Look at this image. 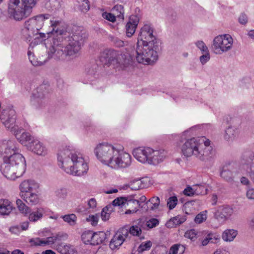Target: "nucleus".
Here are the masks:
<instances>
[{
	"instance_id": "1",
	"label": "nucleus",
	"mask_w": 254,
	"mask_h": 254,
	"mask_svg": "<svg viewBox=\"0 0 254 254\" xmlns=\"http://www.w3.org/2000/svg\"><path fill=\"white\" fill-rule=\"evenodd\" d=\"M158 43L155 30L150 24H144L140 29L136 48L137 62L144 64H151L158 59Z\"/></svg>"
},
{
	"instance_id": "2",
	"label": "nucleus",
	"mask_w": 254,
	"mask_h": 254,
	"mask_svg": "<svg viewBox=\"0 0 254 254\" xmlns=\"http://www.w3.org/2000/svg\"><path fill=\"white\" fill-rule=\"evenodd\" d=\"M18 148L11 140L7 141L1 165V171L4 176L11 180L21 177L25 172L26 161L24 157L18 153Z\"/></svg>"
},
{
	"instance_id": "3",
	"label": "nucleus",
	"mask_w": 254,
	"mask_h": 254,
	"mask_svg": "<svg viewBox=\"0 0 254 254\" xmlns=\"http://www.w3.org/2000/svg\"><path fill=\"white\" fill-rule=\"evenodd\" d=\"M86 35L83 31L77 30L69 39L68 44L64 46L58 41H54L48 51L49 57L57 61H70L79 55Z\"/></svg>"
},
{
	"instance_id": "4",
	"label": "nucleus",
	"mask_w": 254,
	"mask_h": 254,
	"mask_svg": "<svg viewBox=\"0 0 254 254\" xmlns=\"http://www.w3.org/2000/svg\"><path fill=\"white\" fill-rule=\"evenodd\" d=\"M58 166L67 174L82 176L87 174L88 165L80 153L69 147L59 149L57 153Z\"/></svg>"
},
{
	"instance_id": "5",
	"label": "nucleus",
	"mask_w": 254,
	"mask_h": 254,
	"mask_svg": "<svg viewBox=\"0 0 254 254\" xmlns=\"http://www.w3.org/2000/svg\"><path fill=\"white\" fill-rule=\"evenodd\" d=\"M210 141L205 137H192L187 139L181 147L182 153L186 157L194 156L203 161H209L213 156Z\"/></svg>"
},
{
	"instance_id": "6",
	"label": "nucleus",
	"mask_w": 254,
	"mask_h": 254,
	"mask_svg": "<svg viewBox=\"0 0 254 254\" xmlns=\"http://www.w3.org/2000/svg\"><path fill=\"white\" fill-rule=\"evenodd\" d=\"M99 60L104 64L111 65L117 70L126 69L130 60L121 52L114 49H106L101 53Z\"/></svg>"
},
{
	"instance_id": "7",
	"label": "nucleus",
	"mask_w": 254,
	"mask_h": 254,
	"mask_svg": "<svg viewBox=\"0 0 254 254\" xmlns=\"http://www.w3.org/2000/svg\"><path fill=\"white\" fill-rule=\"evenodd\" d=\"M38 0H10L8 13L9 17L20 21L29 16Z\"/></svg>"
},
{
	"instance_id": "8",
	"label": "nucleus",
	"mask_w": 254,
	"mask_h": 254,
	"mask_svg": "<svg viewBox=\"0 0 254 254\" xmlns=\"http://www.w3.org/2000/svg\"><path fill=\"white\" fill-rule=\"evenodd\" d=\"M119 146L107 142L100 143L94 148V153L99 161L109 167Z\"/></svg>"
},
{
	"instance_id": "9",
	"label": "nucleus",
	"mask_w": 254,
	"mask_h": 254,
	"mask_svg": "<svg viewBox=\"0 0 254 254\" xmlns=\"http://www.w3.org/2000/svg\"><path fill=\"white\" fill-rule=\"evenodd\" d=\"M45 19L44 15H39L26 20L22 31L23 36L30 41L31 38L38 34L42 28Z\"/></svg>"
},
{
	"instance_id": "10",
	"label": "nucleus",
	"mask_w": 254,
	"mask_h": 254,
	"mask_svg": "<svg viewBox=\"0 0 254 254\" xmlns=\"http://www.w3.org/2000/svg\"><path fill=\"white\" fill-rule=\"evenodd\" d=\"M233 39L229 34H223L215 37L212 45L215 54L221 55L230 51L233 47Z\"/></svg>"
},
{
	"instance_id": "11",
	"label": "nucleus",
	"mask_w": 254,
	"mask_h": 254,
	"mask_svg": "<svg viewBox=\"0 0 254 254\" xmlns=\"http://www.w3.org/2000/svg\"><path fill=\"white\" fill-rule=\"evenodd\" d=\"M109 167L118 170L129 167L132 162L131 155L124 151L123 146L119 145Z\"/></svg>"
},
{
	"instance_id": "12",
	"label": "nucleus",
	"mask_w": 254,
	"mask_h": 254,
	"mask_svg": "<svg viewBox=\"0 0 254 254\" xmlns=\"http://www.w3.org/2000/svg\"><path fill=\"white\" fill-rule=\"evenodd\" d=\"M16 115L13 108L8 107L2 110L0 119L2 124L11 132L15 131L19 127L16 124Z\"/></svg>"
},
{
	"instance_id": "13",
	"label": "nucleus",
	"mask_w": 254,
	"mask_h": 254,
	"mask_svg": "<svg viewBox=\"0 0 254 254\" xmlns=\"http://www.w3.org/2000/svg\"><path fill=\"white\" fill-rule=\"evenodd\" d=\"M233 208L228 205L219 206L214 212V217L218 220L226 221L230 219L233 215Z\"/></svg>"
},
{
	"instance_id": "14",
	"label": "nucleus",
	"mask_w": 254,
	"mask_h": 254,
	"mask_svg": "<svg viewBox=\"0 0 254 254\" xmlns=\"http://www.w3.org/2000/svg\"><path fill=\"white\" fill-rule=\"evenodd\" d=\"M128 236V229L122 228L119 229L114 235L110 243V247L112 250L116 249L121 246Z\"/></svg>"
},
{
	"instance_id": "15",
	"label": "nucleus",
	"mask_w": 254,
	"mask_h": 254,
	"mask_svg": "<svg viewBox=\"0 0 254 254\" xmlns=\"http://www.w3.org/2000/svg\"><path fill=\"white\" fill-rule=\"evenodd\" d=\"M150 151H152L150 147H139L133 150L132 155L138 161L149 164Z\"/></svg>"
},
{
	"instance_id": "16",
	"label": "nucleus",
	"mask_w": 254,
	"mask_h": 254,
	"mask_svg": "<svg viewBox=\"0 0 254 254\" xmlns=\"http://www.w3.org/2000/svg\"><path fill=\"white\" fill-rule=\"evenodd\" d=\"M43 88H45V87L41 86L36 93H33L31 98L30 103L36 109L42 108L46 105L47 100L45 94L42 92Z\"/></svg>"
},
{
	"instance_id": "17",
	"label": "nucleus",
	"mask_w": 254,
	"mask_h": 254,
	"mask_svg": "<svg viewBox=\"0 0 254 254\" xmlns=\"http://www.w3.org/2000/svg\"><path fill=\"white\" fill-rule=\"evenodd\" d=\"M28 148L38 155L45 156L48 154L47 147L37 139L33 138L28 143Z\"/></svg>"
},
{
	"instance_id": "18",
	"label": "nucleus",
	"mask_w": 254,
	"mask_h": 254,
	"mask_svg": "<svg viewBox=\"0 0 254 254\" xmlns=\"http://www.w3.org/2000/svg\"><path fill=\"white\" fill-rule=\"evenodd\" d=\"M20 194L30 193L39 189V185L34 180H26L22 182L19 185Z\"/></svg>"
},
{
	"instance_id": "19",
	"label": "nucleus",
	"mask_w": 254,
	"mask_h": 254,
	"mask_svg": "<svg viewBox=\"0 0 254 254\" xmlns=\"http://www.w3.org/2000/svg\"><path fill=\"white\" fill-rule=\"evenodd\" d=\"M23 130V128L18 127L17 129H15V131H12L11 133L14 135L17 140L21 144L28 146L30 141H31L34 138L32 137L29 132L22 131Z\"/></svg>"
},
{
	"instance_id": "20",
	"label": "nucleus",
	"mask_w": 254,
	"mask_h": 254,
	"mask_svg": "<svg viewBox=\"0 0 254 254\" xmlns=\"http://www.w3.org/2000/svg\"><path fill=\"white\" fill-rule=\"evenodd\" d=\"M149 164L156 165L162 162L166 156V152L163 149L154 150L150 151Z\"/></svg>"
},
{
	"instance_id": "21",
	"label": "nucleus",
	"mask_w": 254,
	"mask_h": 254,
	"mask_svg": "<svg viewBox=\"0 0 254 254\" xmlns=\"http://www.w3.org/2000/svg\"><path fill=\"white\" fill-rule=\"evenodd\" d=\"M139 22L138 17L134 15L129 17V20L126 24V34L128 37H131L135 33Z\"/></svg>"
},
{
	"instance_id": "22",
	"label": "nucleus",
	"mask_w": 254,
	"mask_h": 254,
	"mask_svg": "<svg viewBox=\"0 0 254 254\" xmlns=\"http://www.w3.org/2000/svg\"><path fill=\"white\" fill-rule=\"evenodd\" d=\"M239 169L241 173H246L254 184V162L249 163L242 160L240 165Z\"/></svg>"
},
{
	"instance_id": "23",
	"label": "nucleus",
	"mask_w": 254,
	"mask_h": 254,
	"mask_svg": "<svg viewBox=\"0 0 254 254\" xmlns=\"http://www.w3.org/2000/svg\"><path fill=\"white\" fill-rule=\"evenodd\" d=\"M44 214V210L43 208L36 207L32 210L30 208L28 215L26 216L30 222H36L42 218Z\"/></svg>"
},
{
	"instance_id": "24",
	"label": "nucleus",
	"mask_w": 254,
	"mask_h": 254,
	"mask_svg": "<svg viewBox=\"0 0 254 254\" xmlns=\"http://www.w3.org/2000/svg\"><path fill=\"white\" fill-rule=\"evenodd\" d=\"M13 208L12 202L8 199H0V215H9Z\"/></svg>"
},
{
	"instance_id": "25",
	"label": "nucleus",
	"mask_w": 254,
	"mask_h": 254,
	"mask_svg": "<svg viewBox=\"0 0 254 254\" xmlns=\"http://www.w3.org/2000/svg\"><path fill=\"white\" fill-rule=\"evenodd\" d=\"M238 129L235 127L230 126L225 129L223 134V137L225 141L232 142L238 136Z\"/></svg>"
},
{
	"instance_id": "26",
	"label": "nucleus",
	"mask_w": 254,
	"mask_h": 254,
	"mask_svg": "<svg viewBox=\"0 0 254 254\" xmlns=\"http://www.w3.org/2000/svg\"><path fill=\"white\" fill-rule=\"evenodd\" d=\"M242 160L245 161L247 163H248L247 161H246L244 159H241L240 162H239L238 167V171L235 172L231 168H223L222 171L221 172L220 175L222 178H223L224 179H225L226 181H227L228 182H233L234 181V175L233 174L234 173H241V171L239 169V166L241 163V161ZM243 174H246V173H244Z\"/></svg>"
},
{
	"instance_id": "27",
	"label": "nucleus",
	"mask_w": 254,
	"mask_h": 254,
	"mask_svg": "<svg viewBox=\"0 0 254 254\" xmlns=\"http://www.w3.org/2000/svg\"><path fill=\"white\" fill-rule=\"evenodd\" d=\"M67 237L68 236L65 233H58L51 237L43 239V244L44 246L51 245L58 241L65 240L67 239Z\"/></svg>"
},
{
	"instance_id": "28",
	"label": "nucleus",
	"mask_w": 254,
	"mask_h": 254,
	"mask_svg": "<svg viewBox=\"0 0 254 254\" xmlns=\"http://www.w3.org/2000/svg\"><path fill=\"white\" fill-rule=\"evenodd\" d=\"M21 198L29 205H36L39 202V197L37 193L31 192L30 193L20 194Z\"/></svg>"
},
{
	"instance_id": "29",
	"label": "nucleus",
	"mask_w": 254,
	"mask_h": 254,
	"mask_svg": "<svg viewBox=\"0 0 254 254\" xmlns=\"http://www.w3.org/2000/svg\"><path fill=\"white\" fill-rule=\"evenodd\" d=\"M238 233V231L235 229H226L222 234V239L226 242H233L237 236Z\"/></svg>"
},
{
	"instance_id": "30",
	"label": "nucleus",
	"mask_w": 254,
	"mask_h": 254,
	"mask_svg": "<svg viewBox=\"0 0 254 254\" xmlns=\"http://www.w3.org/2000/svg\"><path fill=\"white\" fill-rule=\"evenodd\" d=\"M56 249L61 254H73L74 253L73 247L65 243L58 244L56 246Z\"/></svg>"
},
{
	"instance_id": "31",
	"label": "nucleus",
	"mask_w": 254,
	"mask_h": 254,
	"mask_svg": "<svg viewBox=\"0 0 254 254\" xmlns=\"http://www.w3.org/2000/svg\"><path fill=\"white\" fill-rule=\"evenodd\" d=\"M107 238L106 234L103 231L93 233L92 245H97L102 243Z\"/></svg>"
},
{
	"instance_id": "32",
	"label": "nucleus",
	"mask_w": 254,
	"mask_h": 254,
	"mask_svg": "<svg viewBox=\"0 0 254 254\" xmlns=\"http://www.w3.org/2000/svg\"><path fill=\"white\" fill-rule=\"evenodd\" d=\"M125 186L134 190H138L144 187L142 184V181L138 179H134L130 180Z\"/></svg>"
},
{
	"instance_id": "33",
	"label": "nucleus",
	"mask_w": 254,
	"mask_h": 254,
	"mask_svg": "<svg viewBox=\"0 0 254 254\" xmlns=\"http://www.w3.org/2000/svg\"><path fill=\"white\" fill-rule=\"evenodd\" d=\"M186 216L178 215L171 218L167 223L168 227H173L174 226L179 225L184 223L186 220Z\"/></svg>"
},
{
	"instance_id": "34",
	"label": "nucleus",
	"mask_w": 254,
	"mask_h": 254,
	"mask_svg": "<svg viewBox=\"0 0 254 254\" xmlns=\"http://www.w3.org/2000/svg\"><path fill=\"white\" fill-rule=\"evenodd\" d=\"M160 203V198L158 196H153L151 197L147 202L146 204L148 205V209L154 211L157 209Z\"/></svg>"
},
{
	"instance_id": "35",
	"label": "nucleus",
	"mask_w": 254,
	"mask_h": 254,
	"mask_svg": "<svg viewBox=\"0 0 254 254\" xmlns=\"http://www.w3.org/2000/svg\"><path fill=\"white\" fill-rule=\"evenodd\" d=\"M132 204L134 205V208L131 209H129L127 210L125 212V214H128L130 213H135L138 211L139 207H143V206H141V204L139 203L138 200L130 199L128 201H127V205L129 207V208H130Z\"/></svg>"
},
{
	"instance_id": "36",
	"label": "nucleus",
	"mask_w": 254,
	"mask_h": 254,
	"mask_svg": "<svg viewBox=\"0 0 254 254\" xmlns=\"http://www.w3.org/2000/svg\"><path fill=\"white\" fill-rule=\"evenodd\" d=\"M185 251V247L181 244H174L172 246L167 254H184Z\"/></svg>"
},
{
	"instance_id": "37",
	"label": "nucleus",
	"mask_w": 254,
	"mask_h": 254,
	"mask_svg": "<svg viewBox=\"0 0 254 254\" xmlns=\"http://www.w3.org/2000/svg\"><path fill=\"white\" fill-rule=\"evenodd\" d=\"M16 204L18 210L21 213L24 214L25 216L28 215L30 208L27 206L22 200L17 199L16 201Z\"/></svg>"
},
{
	"instance_id": "38",
	"label": "nucleus",
	"mask_w": 254,
	"mask_h": 254,
	"mask_svg": "<svg viewBox=\"0 0 254 254\" xmlns=\"http://www.w3.org/2000/svg\"><path fill=\"white\" fill-rule=\"evenodd\" d=\"M28 56L29 58V60L30 62V63L33 65L34 66H40L44 64L46 61L45 60L44 61H39L37 59H36L33 53L31 51V50H29L28 52Z\"/></svg>"
},
{
	"instance_id": "39",
	"label": "nucleus",
	"mask_w": 254,
	"mask_h": 254,
	"mask_svg": "<svg viewBox=\"0 0 254 254\" xmlns=\"http://www.w3.org/2000/svg\"><path fill=\"white\" fill-rule=\"evenodd\" d=\"M195 201H190L186 202L184 205L183 210L186 214L192 213L195 210L194 204Z\"/></svg>"
},
{
	"instance_id": "40",
	"label": "nucleus",
	"mask_w": 254,
	"mask_h": 254,
	"mask_svg": "<svg viewBox=\"0 0 254 254\" xmlns=\"http://www.w3.org/2000/svg\"><path fill=\"white\" fill-rule=\"evenodd\" d=\"M113 211L112 205H109L104 207L101 212V216L103 221H106L110 218V214Z\"/></svg>"
},
{
	"instance_id": "41",
	"label": "nucleus",
	"mask_w": 254,
	"mask_h": 254,
	"mask_svg": "<svg viewBox=\"0 0 254 254\" xmlns=\"http://www.w3.org/2000/svg\"><path fill=\"white\" fill-rule=\"evenodd\" d=\"M112 11L117 17L124 19V10L122 5H115L112 9Z\"/></svg>"
},
{
	"instance_id": "42",
	"label": "nucleus",
	"mask_w": 254,
	"mask_h": 254,
	"mask_svg": "<svg viewBox=\"0 0 254 254\" xmlns=\"http://www.w3.org/2000/svg\"><path fill=\"white\" fill-rule=\"evenodd\" d=\"M66 32V28L64 23L61 20V25L57 26L56 28L54 29V31L51 33L57 35H63L65 34Z\"/></svg>"
},
{
	"instance_id": "43",
	"label": "nucleus",
	"mask_w": 254,
	"mask_h": 254,
	"mask_svg": "<svg viewBox=\"0 0 254 254\" xmlns=\"http://www.w3.org/2000/svg\"><path fill=\"white\" fill-rule=\"evenodd\" d=\"M128 234H130L133 236H138L140 239H143L144 237L141 236V228L136 225L132 226L128 230Z\"/></svg>"
},
{
	"instance_id": "44",
	"label": "nucleus",
	"mask_w": 254,
	"mask_h": 254,
	"mask_svg": "<svg viewBox=\"0 0 254 254\" xmlns=\"http://www.w3.org/2000/svg\"><path fill=\"white\" fill-rule=\"evenodd\" d=\"M63 220L71 226L76 224L77 217L74 214L65 215L62 216Z\"/></svg>"
},
{
	"instance_id": "45",
	"label": "nucleus",
	"mask_w": 254,
	"mask_h": 254,
	"mask_svg": "<svg viewBox=\"0 0 254 254\" xmlns=\"http://www.w3.org/2000/svg\"><path fill=\"white\" fill-rule=\"evenodd\" d=\"M93 232L92 231H86L81 235L82 240L85 244L92 245Z\"/></svg>"
},
{
	"instance_id": "46",
	"label": "nucleus",
	"mask_w": 254,
	"mask_h": 254,
	"mask_svg": "<svg viewBox=\"0 0 254 254\" xmlns=\"http://www.w3.org/2000/svg\"><path fill=\"white\" fill-rule=\"evenodd\" d=\"M207 211H203L198 213L195 217L194 221L195 223L200 224L204 222L207 219Z\"/></svg>"
},
{
	"instance_id": "47",
	"label": "nucleus",
	"mask_w": 254,
	"mask_h": 254,
	"mask_svg": "<svg viewBox=\"0 0 254 254\" xmlns=\"http://www.w3.org/2000/svg\"><path fill=\"white\" fill-rule=\"evenodd\" d=\"M178 202V198L176 196H172L170 197L167 202V206L169 210L173 209L177 205Z\"/></svg>"
},
{
	"instance_id": "48",
	"label": "nucleus",
	"mask_w": 254,
	"mask_h": 254,
	"mask_svg": "<svg viewBox=\"0 0 254 254\" xmlns=\"http://www.w3.org/2000/svg\"><path fill=\"white\" fill-rule=\"evenodd\" d=\"M128 199L125 197H118L114 199L112 202V205L114 206H123L126 204H127Z\"/></svg>"
},
{
	"instance_id": "49",
	"label": "nucleus",
	"mask_w": 254,
	"mask_h": 254,
	"mask_svg": "<svg viewBox=\"0 0 254 254\" xmlns=\"http://www.w3.org/2000/svg\"><path fill=\"white\" fill-rule=\"evenodd\" d=\"M110 40L117 47H122L125 45V42L113 35H109Z\"/></svg>"
},
{
	"instance_id": "50",
	"label": "nucleus",
	"mask_w": 254,
	"mask_h": 254,
	"mask_svg": "<svg viewBox=\"0 0 254 254\" xmlns=\"http://www.w3.org/2000/svg\"><path fill=\"white\" fill-rule=\"evenodd\" d=\"M197 232L194 229H190L188 230L185 234V237L191 240V241H195L197 238Z\"/></svg>"
},
{
	"instance_id": "51",
	"label": "nucleus",
	"mask_w": 254,
	"mask_h": 254,
	"mask_svg": "<svg viewBox=\"0 0 254 254\" xmlns=\"http://www.w3.org/2000/svg\"><path fill=\"white\" fill-rule=\"evenodd\" d=\"M195 194L203 195L207 193V189L205 186L197 185L194 186Z\"/></svg>"
},
{
	"instance_id": "52",
	"label": "nucleus",
	"mask_w": 254,
	"mask_h": 254,
	"mask_svg": "<svg viewBox=\"0 0 254 254\" xmlns=\"http://www.w3.org/2000/svg\"><path fill=\"white\" fill-rule=\"evenodd\" d=\"M159 224V220L155 218L149 219L146 221V226L150 229L153 228Z\"/></svg>"
},
{
	"instance_id": "53",
	"label": "nucleus",
	"mask_w": 254,
	"mask_h": 254,
	"mask_svg": "<svg viewBox=\"0 0 254 254\" xmlns=\"http://www.w3.org/2000/svg\"><path fill=\"white\" fill-rule=\"evenodd\" d=\"M151 246L152 243L150 241L143 242L141 244L138 248V251L139 252H142L148 250L151 248Z\"/></svg>"
},
{
	"instance_id": "54",
	"label": "nucleus",
	"mask_w": 254,
	"mask_h": 254,
	"mask_svg": "<svg viewBox=\"0 0 254 254\" xmlns=\"http://www.w3.org/2000/svg\"><path fill=\"white\" fill-rule=\"evenodd\" d=\"M61 25V20H57L55 19H53L50 20V28L51 30L48 32L47 33L49 34L50 33H52L53 31H54V29L56 28L57 26Z\"/></svg>"
},
{
	"instance_id": "55",
	"label": "nucleus",
	"mask_w": 254,
	"mask_h": 254,
	"mask_svg": "<svg viewBox=\"0 0 254 254\" xmlns=\"http://www.w3.org/2000/svg\"><path fill=\"white\" fill-rule=\"evenodd\" d=\"M195 45L201 51V53L209 52L207 47L202 41H197Z\"/></svg>"
},
{
	"instance_id": "56",
	"label": "nucleus",
	"mask_w": 254,
	"mask_h": 254,
	"mask_svg": "<svg viewBox=\"0 0 254 254\" xmlns=\"http://www.w3.org/2000/svg\"><path fill=\"white\" fill-rule=\"evenodd\" d=\"M99 216L98 215H89L86 218V221L90 222L92 226H96L98 222Z\"/></svg>"
},
{
	"instance_id": "57",
	"label": "nucleus",
	"mask_w": 254,
	"mask_h": 254,
	"mask_svg": "<svg viewBox=\"0 0 254 254\" xmlns=\"http://www.w3.org/2000/svg\"><path fill=\"white\" fill-rule=\"evenodd\" d=\"M29 243L32 246H44L43 244V239H40L39 238H35L31 239L29 240Z\"/></svg>"
},
{
	"instance_id": "58",
	"label": "nucleus",
	"mask_w": 254,
	"mask_h": 254,
	"mask_svg": "<svg viewBox=\"0 0 254 254\" xmlns=\"http://www.w3.org/2000/svg\"><path fill=\"white\" fill-rule=\"evenodd\" d=\"M102 16L104 18L111 21L114 22L116 20V16L113 13H108V12H104L102 14Z\"/></svg>"
},
{
	"instance_id": "59",
	"label": "nucleus",
	"mask_w": 254,
	"mask_h": 254,
	"mask_svg": "<svg viewBox=\"0 0 254 254\" xmlns=\"http://www.w3.org/2000/svg\"><path fill=\"white\" fill-rule=\"evenodd\" d=\"M202 55L199 57V60L202 64H206L210 59L209 52L202 53Z\"/></svg>"
},
{
	"instance_id": "60",
	"label": "nucleus",
	"mask_w": 254,
	"mask_h": 254,
	"mask_svg": "<svg viewBox=\"0 0 254 254\" xmlns=\"http://www.w3.org/2000/svg\"><path fill=\"white\" fill-rule=\"evenodd\" d=\"M56 196L59 199H65L67 196L66 190L64 189L58 190L56 191Z\"/></svg>"
},
{
	"instance_id": "61",
	"label": "nucleus",
	"mask_w": 254,
	"mask_h": 254,
	"mask_svg": "<svg viewBox=\"0 0 254 254\" xmlns=\"http://www.w3.org/2000/svg\"><path fill=\"white\" fill-rule=\"evenodd\" d=\"M83 3L80 5V9L83 12H86L90 9L89 2L88 0H82Z\"/></svg>"
},
{
	"instance_id": "62",
	"label": "nucleus",
	"mask_w": 254,
	"mask_h": 254,
	"mask_svg": "<svg viewBox=\"0 0 254 254\" xmlns=\"http://www.w3.org/2000/svg\"><path fill=\"white\" fill-rule=\"evenodd\" d=\"M184 193L185 195L187 196H192L195 193V189H194V186L193 187V188H191L190 187H187L184 190Z\"/></svg>"
},
{
	"instance_id": "63",
	"label": "nucleus",
	"mask_w": 254,
	"mask_h": 254,
	"mask_svg": "<svg viewBox=\"0 0 254 254\" xmlns=\"http://www.w3.org/2000/svg\"><path fill=\"white\" fill-rule=\"evenodd\" d=\"M207 235L210 243H216L220 239L219 235L215 233H209Z\"/></svg>"
},
{
	"instance_id": "64",
	"label": "nucleus",
	"mask_w": 254,
	"mask_h": 254,
	"mask_svg": "<svg viewBox=\"0 0 254 254\" xmlns=\"http://www.w3.org/2000/svg\"><path fill=\"white\" fill-rule=\"evenodd\" d=\"M88 208L92 209L94 211L97 206V201L94 198L90 199L88 201Z\"/></svg>"
}]
</instances>
